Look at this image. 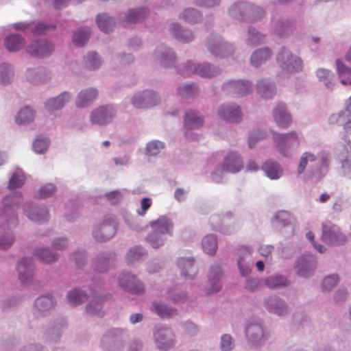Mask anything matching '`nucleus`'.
<instances>
[{
    "label": "nucleus",
    "mask_w": 351,
    "mask_h": 351,
    "mask_svg": "<svg viewBox=\"0 0 351 351\" xmlns=\"http://www.w3.org/2000/svg\"><path fill=\"white\" fill-rule=\"evenodd\" d=\"M330 163V153L327 150H322L317 154L307 151L300 156L296 172L301 175L306 169L310 175L317 178L324 177L328 171Z\"/></svg>",
    "instance_id": "nucleus-1"
},
{
    "label": "nucleus",
    "mask_w": 351,
    "mask_h": 351,
    "mask_svg": "<svg viewBox=\"0 0 351 351\" xmlns=\"http://www.w3.org/2000/svg\"><path fill=\"white\" fill-rule=\"evenodd\" d=\"M23 201L20 192H13L5 196L2 199V208H0V228L13 229L19 224L16 210Z\"/></svg>",
    "instance_id": "nucleus-2"
},
{
    "label": "nucleus",
    "mask_w": 351,
    "mask_h": 351,
    "mask_svg": "<svg viewBox=\"0 0 351 351\" xmlns=\"http://www.w3.org/2000/svg\"><path fill=\"white\" fill-rule=\"evenodd\" d=\"M100 281V278L93 277L91 279V284L88 285L92 298L86 305L85 311L89 316L103 317L106 313L103 308L104 304L112 298V295L109 293H101L102 287Z\"/></svg>",
    "instance_id": "nucleus-3"
},
{
    "label": "nucleus",
    "mask_w": 351,
    "mask_h": 351,
    "mask_svg": "<svg viewBox=\"0 0 351 351\" xmlns=\"http://www.w3.org/2000/svg\"><path fill=\"white\" fill-rule=\"evenodd\" d=\"M343 141L335 145L334 156L339 165V173L347 180H351V141L347 136Z\"/></svg>",
    "instance_id": "nucleus-4"
},
{
    "label": "nucleus",
    "mask_w": 351,
    "mask_h": 351,
    "mask_svg": "<svg viewBox=\"0 0 351 351\" xmlns=\"http://www.w3.org/2000/svg\"><path fill=\"white\" fill-rule=\"evenodd\" d=\"M247 343L255 348L263 346L269 339V333L264 322L260 318H251L244 328Z\"/></svg>",
    "instance_id": "nucleus-5"
},
{
    "label": "nucleus",
    "mask_w": 351,
    "mask_h": 351,
    "mask_svg": "<svg viewBox=\"0 0 351 351\" xmlns=\"http://www.w3.org/2000/svg\"><path fill=\"white\" fill-rule=\"evenodd\" d=\"M273 139L277 152L285 158H291L300 145V134L296 131L287 133H273Z\"/></svg>",
    "instance_id": "nucleus-6"
},
{
    "label": "nucleus",
    "mask_w": 351,
    "mask_h": 351,
    "mask_svg": "<svg viewBox=\"0 0 351 351\" xmlns=\"http://www.w3.org/2000/svg\"><path fill=\"white\" fill-rule=\"evenodd\" d=\"M128 337L127 329L112 328L102 335L99 347L103 351H123Z\"/></svg>",
    "instance_id": "nucleus-7"
},
{
    "label": "nucleus",
    "mask_w": 351,
    "mask_h": 351,
    "mask_svg": "<svg viewBox=\"0 0 351 351\" xmlns=\"http://www.w3.org/2000/svg\"><path fill=\"white\" fill-rule=\"evenodd\" d=\"M118 223L114 218L106 216L94 224L92 230L93 238L99 243L108 241L115 235Z\"/></svg>",
    "instance_id": "nucleus-8"
},
{
    "label": "nucleus",
    "mask_w": 351,
    "mask_h": 351,
    "mask_svg": "<svg viewBox=\"0 0 351 351\" xmlns=\"http://www.w3.org/2000/svg\"><path fill=\"white\" fill-rule=\"evenodd\" d=\"M117 109L112 104L99 106L91 110L89 121L93 126L105 127L111 124L117 117Z\"/></svg>",
    "instance_id": "nucleus-9"
},
{
    "label": "nucleus",
    "mask_w": 351,
    "mask_h": 351,
    "mask_svg": "<svg viewBox=\"0 0 351 351\" xmlns=\"http://www.w3.org/2000/svg\"><path fill=\"white\" fill-rule=\"evenodd\" d=\"M153 337L156 347L162 351L169 350L176 343V335L173 329L165 325L156 326L153 330Z\"/></svg>",
    "instance_id": "nucleus-10"
},
{
    "label": "nucleus",
    "mask_w": 351,
    "mask_h": 351,
    "mask_svg": "<svg viewBox=\"0 0 351 351\" xmlns=\"http://www.w3.org/2000/svg\"><path fill=\"white\" fill-rule=\"evenodd\" d=\"M322 240L328 245L339 246L345 244L348 238L340 228L330 221L323 222Z\"/></svg>",
    "instance_id": "nucleus-11"
},
{
    "label": "nucleus",
    "mask_w": 351,
    "mask_h": 351,
    "mask_svg": "<svg viewBox=\"0 0 351 351\" xmlns=\"http://www.w3.org/2000/svg\"><path fill=\"white\" fill-rule=\"evenodd\" d=\"M118 282L123 290L132 295H141L145 291L144 283L130 272H121L118 276Z\"/></svg>",
    "instance_id": "nucleus-12"
},
{
    "label": "nucleus",
    "mask_w": 351,
    "mask_h": 351,
    "mask_svg": "<svg viewBox=\"0 0 351 351\" xmlns=\"http://www.w3.org/2000/svg\"><path fill=\"white\" fill-rule=\"evenodd\" d=\"M23 210L29 221L38 224H44L50 219L49 211L44 204L29 202L23 206Z\"/></svg>",
    "instance_id": "nucleus-13"
},
{
    "label": "nucleus",
    "mask_w": 351,
    "mask_h": 351,
    "mask_svg": "<svg viewBox=\"0 0 351 351\" xmlns=\"http://www.w3.org/2000/svg\"><path fill=\"white\" fill-rule=\"evenodd\" d=\"M253 252L252 247L250 245H241L237 250V265L242 277H247L252 272L254 264Z\"/></svg>",
    "instance_id": "nucleus-14"
},
{
    "label": "nucleus",
    "mask_w": 351,
    "mask_h": 351,
    "mask_svg": "<svg viewBox=\"0 0 351 351\" xmlns=\"http://www.w3.org/2000/svg\"><path fill=\"white\" fill-rule=\"evenodd\" d=\"M317 258L311 254H304L297 258L294 265L295 274L304 278L313 276L317 268Z\"/></svg>",
    "instance_id": "nucleus-15"
},
{
    "label": "nucleus",
    "mask_w": 351,
    "mask_h": 351,
    "mask_svg": "<svg viewBox=\"0 0 351 351\" xmlns=\"http://www.w3.org/2000/svg\"><path fill=\"white\" fill-rule=\"evenodd\" d=\"M218 117L228 123H239L242 121L243 114L239 105L235 103H224L217 109Z\"/></svg>",
    "instance_id": "nucleus-16"
},
{
    "label": "nucleus",
    "mask_w": 351,
    "mask_h": 351,
    "mask_svg": "<svg viewBox=\"0 0 351 351\" xmlns=\"http://www.w3.org/2000/svg\"><path fill=\"white\" fill-rule=\"evenodd\" d=\"M160 101L158 94L153 89H144L136 93L131 98L132 104L136 108L156 106Z\"/></svg>",
    "instance_id": "nucleus-17"
},
{
    "label": "nucleus",
    "mask_w": 351,
    "mask_h": 351,
    "mask_svg": "<svg viewBox=\"0 0 351 351\" xmlns=\"http://www.w3.org/2000/svg\"><path fill=\"white\" fill-rule=\"evenodd\" d=\"M57 301L51 293L38 297L34 303L33 313L36 317H45L54 309Z\"/></svg>",
    "instance_id": "nucleus-18"
},
{
    "label": "nucleus",
    "mask_w": 351,
    "mask_h": 351,
    "mask_svg": "<svg viewBox=\"0 0 351 351\" xmlns=\"http://www.w3.org/2000/svg\"><path fill=\"white\" fill-rule=\"evenodd\" d=\"M116 254L112 251H104L97 254L92 261V268L97 274H104L114 265Z\"/></svg>",
    "instance_id": "nucleus-19"
},
{
    "label": "nucleus",
    "mask_w": 351,
    "mask_h": 351,
    "mask_svg": "<svg viewBox=\"0 0 351 351\" xmlns=\"http://www.w3.org/2000/svg\"><path fill=\"white\" fill-rule=\"evenodd\" d=\"M66 328V321L64 319H58L42 328L43 338L47 342L58 343Z\"/></svg>",
    "instance_id": "nucleus-20"
},
{
    "label": "nucleus",
    "mask_w": 351,
    "mask_h": 351,
    "mask_svg": "<svg viewBox=\"0 0 351 351\" xmlns=\"http://www.w3.org/2000/svg\"><path fill=\"white\" fill-rule=\"evenodd\" d=\"M263 306L269 313L278 317H285L290 311L287 302L277 295L266 297L263 300Z\"/></svg>",
    "instance_id": "nucleus-21"
},
{
    "label": "nucleus",
    "mask_w": 351,
    "mask_h": 351,
    "mask_svg": "<svg viewBox=\"0 0 351 351\" xmlns=\"http://www.w3.org/2000/svg\"><path fill=\"white\" fill-rule=\"evenodd\" d=\"M277 61L282 69L288 72H296L302 69V60L293 56L285 47H282L279 52Z\"/></svg>",
    "instance_id": "nucleus-22"
},
{
    "label": "nucleus",
    "mask_w": 351,
    "mask_h": 351,
    "mask_svg": "<svg viewBox=\"0 0 351 351\" xmlns=\"http://www.w3.org/2000/svg\"><path fill=\"white\" fill-rule=\"evenodd\" d=\"M16 269L19 280L23 285H29L32 282L36 269L32 258L24 257L20 259Z\"/></svg>",
    "instance_id": "nucleus-23"
},
{
    "label": "nucleus",
    "mask_w": 351,
    "mask_h": 351,
    "mask_svg": "<svg viewBox=\"0 0 351 351\" xmlns=\"http://www.w3.org/2000/svg\"><path fill=\"white\" fill-rule=\"evenodd\" d=\"M192 73H196L203 77H213L219 73V70L213 68L210 64H198L195 65L193 62H188L182 71V74L184 76L190 75Z\"/></svg>",
    "instance_id": "nucleus-24"
},
{
    "label": "nucleus",
    "mask_w": 351,
    "mask_h": 351,
    "mask_svg": "<svg viewBox=\"0 0 351 351\" xmlns=\"http://www.w3.org/2000/svg\"><path fill=\"white\" fill-rule=\"evenodd\" d=\"M223 276L224 271L220 265L213 264L210 265L208 273V293H215L221 289V280L223 279Z\"/></svg>",
    "instance_id": "nucleus-25"
},
{
    "label": "nucleus",
    "mask_w": 351,
    "mask_h": 351,
    "mask_svg": "<svg viewBox=\"0 0 351 351\" xmlns=\"http://www.w3.org/2000/svg\"><path fill=\"white\" fill-rule=\"evenodd\" d=\"M176 264L181 276L186 280L194 279L197 274L198 269L193 257H180L178 258Z\"/></svg>",
    "instance_id": "nucleus-26"
},
{
    "label": "nucleus",
    "mask_w": 351,
    "mask_h": 351,
    "mask_svg": "<svg viewBox=\"0 0 351 351\" xmlns=\"http://www.w3.org/2000/svg\"><path fill=\"white\" fill-rule=\"evenodd\" d=\"M273 116L279 128L287 129L290 126L292 118L285 103L280 101L276 104L273 109Z\"/></svg>",
    "instance_id": "nucleus-27"
},
{
    "label": "nucleus",
    "mask_w": 351,
    "mask_h": 351,
    "mask_svg": "<svg viewBox=\"0 0 351 351\" xmlns=\"http://www.w3.org/2000/svg\"><path fill=\"white\" fill-rule=\"evenodd\" d=\"M221 164L223 166V171L230 173H239L243 168V159L237 152H228Z\"/></svg>",
    "instance_id": "nucleus-28"
},
{
    "label": "nucleus",
    "mask_w": 351,
    "mask_h": 351,
    "mask_svg": "<svg viewBox=\"0 0 351 351\" xmlns=\"http://www.w3.org/2000/svg\"><path fill=\"white\" fill-rule=\"evenodd\" d=\"M149 226L154 231L168 237L173 236L174 224L172 219L166 215L150 221Z\"/></svg>",
    "instance_id": "nucleus-29"
},
{
    "label": "nucleus",
    "mask_w": 351,
    "mask_h": 351,
    "mask_svg": "<svg viewBox=\"0 0 351 351\" xmlns=\"http://www.w3.org/2000/svg\"><path fill=\"white\" fill-rule=\"evenodd\" d=\"M97 96V89H82L75 97V105L80 109L87 108L96 101Z\"/></svg>",
    "instance_id": "nucleus-30"
},
{
    "label": "nucleus",
    "mask_w": 351,
    "mask_h": 351,
    "mask_svg": "<svg viewBox=\"0 0 351 351\" xmlns=\"http://www.w3.org/2000/svg\"><path fill=\"white\" fill-rule=\"evenodd\" d=\"M150 310L163 319H171L178 314L177 308L161 301L153 302L150 306Z\"/></svg>",
    "instance_id": "nucleus-31"
},
{
    "label": "nucleus",
    "mask_w": 351,
    "mask_h": 351,
    "mask_svg": "<svg viewBox=\"0 0 351 351\" xmlns=\"http://www.w3.org/2000/svg\"><path fill=\"white\" fill-rule=\"evenodd\" d=\"M33 255L40 262L45 264H52L57 262L60 255L53 252L50 247L39 246L34 248Z\"/></svg>",
    "instance_id": "nucleus-32"
},
{
    "label": "nucleus",
    "mask_w": 351,
    "mask_h": 351,
    "mask_svg": "<svg viewBox=\"0 0 351 351\" xmlns=\"http://www.w3.org/2000/svg\"><path fill=\"white\" fill-rule=\"evenodd\" d=\"M27 50L31 55L42 58L49 55L53 50V47L47 40H36L29 45Z\"/></svg>",
    "instance_id": "nucleus-33"
},
{
    "label": "nucleus",
    "mask_w": 351,
    "mask_h": 351,
    "mask_svg": "<svg viewBox=\"0 0 351 351\" xmlns=\"http://www.w3.org/2000/svg\"><path fill=\"white\" fill-rule=\"evenodd\" d=\"M70 99V93L67 91H64L57 97L47 99L45 103V107L46 110L50 112L58 111L63 108Z\"/></svg>",
    "instance_id": "nucleus-34"
},
{
    "label": "nucleus",
    "mask_w": 351,
    "mask_h": 351,
    "mask_svg": "<svg viewBox=\"0 0 351 351\" xmlns=\"http://www.w3.org/2000/svg\"><path fill=\"white\" fill-rule=\"evenodd\" d=\"M264 174L270 180H276L283 176L282 166L276 161L269 160L265 161L261 167Z\"/></svg>",
    "instance_id": "nucleus-35"
},
{
    "label": "nucleus",
    "mask_w": 351,
    "mask_h": 351,
    "mask_svg": "<svg viewBox=\"0 0 351 351\" xmlns=\"http://www.w3.org/2000/svg\"><path fill=\"white\" fill-rule=\"evenodd\" d=\"M265 285L271 290H278L287 287L290 280L287 276L276 274L264 279Z\"/></svg>",
    "instance_id": "nucleus-36"
},
{
    "label": "nucleus",
    "mask_w": 351,
    "mask_h": 351,
    "mask_svg": "<svg viewBox=\"0 0 351 351\" xmlns=\"http://www.w3.org/2000/svg\"><path fill=\"white\" fill-rule=\"evenodd\" d=\"M203 117L197 112L190 110L185 113L184 119V128L187 130H198L203 125Z\"/></svg>",
    "instance_id": "nucleus-37"
},
{
    "label": "nucleus",
    "mask_w": 351,
    "mask_h": 351,
    "mask_svg": "<svg viewBox=\"0 0 351 351\" xmlns=\"http://www.w3.org/2000/svg\"><path fill=\"white\" fill-rule=\"evenodd\" d=\"M36 110L29 106L20 109L15 117V122L19 125H26L34 121Z\"/></svg>",
    "instance_id": "nucleus-38"
},
{
    "label": "nucleus",
    "mask_w": 351,
    "mask_h": 351,
    "mask_svg": "<svg viewBox=\"0 0 351 351\" xmlns=\"http://www.w3.org/2000/svg\"><path fill=\"white\" fill-rule=\"evenodd\" d=\"M88 298V295L86 291L78 287L73 288L66 294L67 302L71 306H79L86 301Z\"/></svg>",
    "instance_id": "nucleus-39"
},
{
    "label": "nucleus",
    "mask_w": 351,
    "mask_h": 351,
    "mask_svg": "<svg viewBox=\"0 0 351 351\" xmlns=\"http://www.w3.org/2000/svg\"><path fill=\"white\" fill-rule=\"evenodd\" d=\"M160 295L176 304L184 303L188 300V295L186 291L176 289H165L161 291Z\"/></svg>",
    "instance_id": "nucleus-40"
},
{
    "label": "nucleus",
    "mask_w": 351,
    "mask_h": 351,
    "mask_svg": "<svg viewBox=\"0 0 351 351\" xmlns=\"http://www.w3.org/2000/svg\"><path fill=\"white\" fill-rule=\"evenodd\" d=\"M330 125H338L342 126L345 132L343 137L351 134V115H330L328 118Z\"/></svg>",
    "instance_id": "nucleus-41"
},
{
    "label": "nucleus",
    "mask_w": 351,
    "mask_h": 351,
    "mask_svg": "<svg viewBox=\"0 0 351 351\" xmlns=\"http://www.w3.org/2000/svg\"><path fill=\"white\" fill-rule=\"evenodd\" d=\"M147 10L145 8H141L138 10H131L126 14L123 25L125 27H128L132 24H136L137 23L143 21L147 16Z\"/></svg>",
    "instance_id": "nucleus-42"
},
{
    "label": "nucleus",
    "mask_w": 351,
    "mask_h": 351,
    "mask_svg": "<svg viewBox=\"0 0 351 351\" xmlns=\"http://www.w3.org/2000/svg\"><path fill=\"white\" fill-rule=\"evenodd\" d=\"M25 45V39L19 34L8 35L5 40L6 49L11 52L21 49Z\"/></svg>",
    "instance_id": "nucleus-43"
},
{
    "label": "nucleus",
    "mask_w": 351,
    "mask_h": 351,
    "mask_svg": "<svg viewBox=\"0 0 351 351\" xmlns=\"http://www.w3.org/2000/svg\"><path fill=\"white\" fill-rule=\"evenodd\" d=\"M147 254V250L141 245H136L129 249L126 254L128 265H134Z\"/></svg>",
    "instance_id": "nucleus-44"
},
{
    "label": "nucleus",
    "mask_w": 351,
    "mask_h": 351,
    "mask_svg": "<svg viewBox=\"0 0 351 351\" xmlns=\"http://www.w3.org/2000/svg\"><path fill=\"white\" fill-rule=\"evenodd\" d=\"M25 176L20 168L14 169L9 179L8 188L10 190L21 188L25 183Z\"/></svg>",
    "instance_id": "nucleus-45"
},
{
    "label": "nucleus",
    "mask_w": 351,
    "mask_h": 351,
    "mask_svg": "<svg viewBox=\"0 0 351 351\" xmlns=\"http://www.w3.org/2000/svg\"><path fill=\"white\" fill-rule=\"evenodd\" d=\"M69 259L74 263L77 269H82L87 263V254L84 249H77L69 255Z\"/></svg>",
    "instance_id": "nucleus-46"
},
{
    "label": "nucleus",
    "mask_w": 351,
    "mask_h": 351,
    "mask_svg": "<svg viewBox=\"0 0 351 351\" xmlns=\"http://www.w3.org/2000/svg\"><path fill=\"white\" fill-rule=\"evenodd\" d=\"M167 237V235L152 230L146 237L145 240L153 248L158 249L165 245Z\"/></svg>",
    "instance_id": "nucleus-47"
},
{
    "label": "nucleus",
    "mask_w": 351,
    "mask_h": 351,
    "mask_svg": "<svg viewBox=\"0 0 351 351\" xmlns=\"http://www.w3.org/2000/svg\"><path fill=\"white\" fill-rule=\"evenodd\" d=\"M204 252L209 255H214L217 249V240L215 234H208L202 241Z\"/></svg>",
    "instance_id": "nucleus-48"
},
{
    "label": "nucleus",
    "mask_w": 351,
    "mask_h": 351,
    "mask_svg": "<svg viewBox=\"0 0 351 351\" xmlns=\"http://www.w3.org/2000/svg\"><path fill=\"white\" fill-rule=\"evenodd\" d=\"M340 276L337 274H332L325 276L321 282V290L324 293L331 291L339 282Z\"/></svg>",
    "instance_id": "nucleus-49"
},
{
    "label": "nucleus",
    "mask_w": 351,
    "mask_h": 351,
    "mask_svg": "<svg viewBox=\"0 0 351 351\" xmlns=\"http://www.w3.org/2000/svg\"><path fill=\"white\" fill-rule=\"evenodd\" d=\"M14 70L12 66L7 63L0 65V84L6 86L10 84L14 77Z\"/></svg>",
    "instance_id": "nucleus-50"
},
{
    "label": "nucleus",
    "mask_w": 351,
    "mask_h": 351,
    "mask_svg": "<svg viewBox=\"0 0 351 351\" xmlns=\"http://www.w3.org/2000/svg\"><path fill=\"white\" fill-rule=\"evenodd\" d=\"M16 240L13 232L0 231V250L7 251L12 247Z\"/></svg>",
    "instance_id": "nucleus-51"
},
{
    "label": "nucleus",
    "mask_w": 351,
    "mask_h": 351,
    "mask_svg": "<svg viewBox=\"0 0 351 351\" xmlns=\"http://www.w3.org/2000/svg\"><path fill=\"white\" fill-rule=\"evenodd\" d=\"M337 71L343 86H351V69L346 66L339 60H337Z\"/></svg>",
    "instance_id": "nucleus-52"
},
{
    "label": "nucleus",
    "mask_w": 351,
    "mask_h": 351,
    "mask_svg": "<svg viewBox=\"0 0 351 351\" xmlns=\"http://www.w3.org/2000/svg\"><path fill=\"white\" fill-rule=\"evenodd\" d=\"M233 221L232 219H229L228 220V217H223L219 224L213 226V228L223 234H232L239 228V227L232 224V222H234Z\"/></svg>",
    "instance_id": "nucleus-53"
},
{
    "label": "nucleus",
    "mask_w": 351,
    "mask_h": 351,
    "mask_svg": "<svg viewBox=\"0 0 351 351\" xmlns=\"http://www.w3.org/2000/svg\"><path fill=\"white\" fill-rule=\"evenodd\" d=\"M264 285V280L262 278L247 276L244 287L247 291L252 293L261 290Z\"/></svg>",
    "instance_id": "nucleus-54"
},
{
    "label": "nucleus",
    "mask_w": 351,
    "mask_h": 351,
    "mask_svg": "<svg viewBox=\"0 0 351 351\" xmlns=\"http://www.w3.org/2000/svg\"><path fill=\"white\" fill-rule=\"evenodd\" d=\"M291 217L289 212L280 210L276 213L273 219L274 226L285 228L291 223Z\"/></svg>",
    "instance_id": "nucleus-55"
},
{
    "label": "nucleus",
    "mask_w": 351,
    "mask_h": 351,
    "mask_svg": "<svg viewBox=\"0 0 351 351\" xmlns=\"http://www.w3.org/2000/svg\"><path fill=\"white\" fill-rule=\"evenodd\" d=\"M271 56L269 49L265 48L256 50L251 57V62L254 66H259L262 62L267 60Z\"/></svg>",
    "instance_id": "nucleus-56"
},
{
    "label": "nucleus",
    "mask_w": 351,
    "mask_h": 351,
    "mask_svg": "<svg viewBox=\"0 0 351 351\" xmlns=\"http://www.w3.org/2000/svg\"><path fill=\"white\" fill-rule=\"evenodd\" d=\"M23 296L21 295H14L0 301V308L3 312H8L22 301Z\"/></svg>",
    "instance_id": "nucleus-57"
},
{
    "label": "nucleus",
    "mask_w": 351,
    "mask_h": 351,
    "mask_svg": "<svg viewBox=\"0 0 351 351\" xmlns=\"http://www.w3.org/2000/svg\"><path fill=\"white\" fill-rule=\"evenodd\" d=\"M97 23L99 29L104 32H109L112 30L114 21L112 18L106 14H99L97 19Z\"/></svg>",
    "instance_id": "nucleus-58"
},
{
    "label": "nucleus",
    "mask_w": 351,
    "mask_h": 351,
    "mask_svg": "<svg viewBox=\"0 0 351 351\" xmlns=\"http://www.w3.org/2000/svg\"><path fill=\"white\" fill-rule=\"evenodd\" d=\"M171 31L175 37L183 43H188L193 39V35L188 30H181L179 25L173 23L171 27Z\"/></svg>",
    "instance_id": "nucleus-59"
},
{
    "label": "nucleus",
    "mask_w": 351,
    "mask_h": 351,
    "mask_svg": "<svg viewBox=\"0 0 351 351\" xmlns=\"http://www.w3.org/2000/svg\"><path fill=\"white\" fill-rule=\"evenodd\" d=\"M90 32L88 27L81 29L73 34V41L79 46H83L85 43L88 40Z\"/></svg>",
    "instance_id": "nucleus-60"
},
{
    "label": "nucleus",
    "mask_w": 351,
    "mask_h": 351,
    "mask_svg": "<svg viewBox=\"0 0 351 351\" xmlns=\"http://www.w3.org/2000/svg\"><path fill=\"white\" fill-rule=\"evenodd\" d=\"M165 147V143L158 140H154L146 145L145 154L156 156Z\"/></svg>",
    "instance_id": "nucleus-61"
},
{
    "label": "nucleus",
    "mask_w": 351,
    "mask_h": 351,
    "mask_svg": "<svg viewBox=\"0 0 351 351\" xmlns=\"http://www.w3.org/2000/svg\"><path fill=\"white\" fill-rule=\"evenodd\" d=\"M49 139L47 137L38 136L33 143V149L37 154L45 153L49 147Z\"/></svg>",
    "instance_id": "nucleus-62"
},
{
    "label": "nucleus",
    "mask_w": 351,
    "mask_h": 351,
    "mask_svg": "<svg viewBox=\"0 0 351 351\" xmlns=\"http://www.w3.org/2000/svg\"><path fill=\"white\" fill-rule=\"evenodd\" d=\"M235 347V341L229 334H223L220 338L219 348L221 351H232Z\"/></svg>",
    "instance_id": "nucleus-63"
},
{
    "label": "nucleus",
    "mask_w": 351,
    "mask_h": 351,
    "mask_svg": "<svg viewBox=\"0 0 351 351\" xmlns=\"http://www.w3.org/2000/svg\"><path fill=\"white\" fill-rule=\"evenodd\" d=\"M56 186L52 183H47L39 189L37 197L40 199H45L51 197L56 191Z\"/></svg>",
    "instance_id": "nucleus-64"
}]
</instances>
